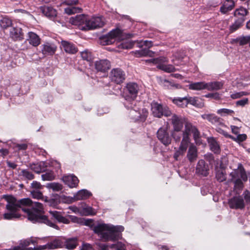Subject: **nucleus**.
<instances>
[{
    "label": "nucleus",
    "instance_id": "obj_1",
    "mask_svg": "<svg viewBox=\"0 0 250 250\" xmlns=\"http://www.w3.org/2000/svg\"><path fill=\"white\" fill-rule=\"evenodd\" d=\"M7 204L6 208L7 212L3 214V218L6 220L18 218L20 217L18 211L20 208L26 212L28 220L33 223H44L51 227L58 229V227L49 220L47 217L43 215L44 208L42 205L39 202H33L28 198L17 200L12 196H8L6 199Z\"/></svg>",
    "mask_w": 250,
    "mask_h": 250
},
{
    "label": "nucleus",
    "instance_id": "obj_2",
    "mask_svg": "<svg viewBox=\"0 0 250 250\" xmlns=\"http://www.w3.org/2000/svg\"><path fill=\"white\" fill-rule=\"evenodd\" d=\"M93 230L103 241H114L119 238L120 232L124 230V228L122 226L98 224L93 227Z\"/></svg>",
    "mask_w": 250,
    "mask_h": 250
},
{
    "label": "nucleus",
    "instance_id": "obj_3",
    "mask_svg": "<svg viewBox=\"0 0 250 250\" xmlns=\"http://www.w3.org/2000/svg\"><path fill=\"white\" fill-rule=\"evenodd\" d=\"M190 133L193 134L194 139L197 144L201 143L200 139V132L197 128L190 124H186L185 129L182 133L183 138L180 146L174 154L173 157L176 160H178L179 157L183 156L186 152L190 143L189 135Z\"/></svg>",
    "mask_w": 250,
    "mask_h": 250
},
{
    "label": "nucleus",
    "instance_id": "obj_4",
    "mask_svg": "<svg viewBox=\"0 0 250 250\" xmlns=\"http://www.w3.org/2000/svg\"><path fill=\"white\" fill-rule=\"evenodd\" d=\"M103 17H72L69 22L73 25L78 26L82 30H88L102 27L104 24Z\"/></svg>",
    "mask_w": 250,
    "mask_h": 250
},
{
    "label": "nucleus",
    "instance_id": "obj_5",
    "mask_svg": "<svg viewBox=\"0 0 250 250\" xmlns=\"http://www.w3.org/2000/svg\"><path fill=\"white\" fill-rule=\"evenodd\" d=\"M123 32L120 29L117 28L112 30L108 33L100 38L101 43L103 45L111 44L116 40L124 39Z\"/></svg>",
    "mask_w": 250,
    "mask_h": 250
},
{
    "label": "nucleus",
    "instance_id": "obj_6",
    "mask_svg": "<svg viewBox=\"0 0 250 250\" xmlns=\"http://www.w3.org/2000/svg\"><path fill=\"white\" fill-rule=\"evenodd\" d=\"M139 91L138 84L134 83H130L126 86V95L124 96L125 100L128 102L134 101Z\"/></svg>",
    "mask_w": 250,
    "mask_h": 250
},
{
    "label": "nucleus",
    "instance_id": "obj_7",
    "mask_svg": "<svg viewBox=\"0 0 250 250\" xmlns=\"http://www.w3.org/2000/svg\"><path fill=\"white\" fill-rule=\"evenodd\" d=\"M157 137L165 146H168L171 142V138L167 132V127H161L157 131Z\"/></svg>",
    "mask_w": 250,
    "mask_h": 250
},
{
    "label": "nucleus",
    "instance_id": "obj_8",
    "mask_svg": "<svg viewBox=\"0 0 250 250\" xmlns=\"http://www.w3.org/2000/svg\"><path fill=\"white\" fill-rule=\"evenodd\" d=\"M125 73L119 68L113 69L110 72V78L112 81L117 84L122 83L125 80Z\"/></svg>",
    "mask_w": 250,
    "mask_h": 250
},
{
    "label": "nucleus",
    "instance_id": "obj_9",
    "mask_svg": "<svg viewBox=\"0 0 250 250\" xmlns=\"http://www.w3.org/2000/svg\"><path fill=\"white\" fill-rule=\"evenodd\" d=\"M230 208L234 209H243L245 207V203L242 198L236 196L230 199L229 202Z\"/></svg>",
    "mask_w": 250,
    "mask_h": 250
},
{
    "label": "nucleus",
    "instance_id": "obj_10",
    "mask_svg": "<svg viewBox=\"0 0 250 250\" xmlns=\"http://www.w3.org/2000/svg\"><path fill=\"white\" fill-rule=\"evenodd\" d=\"M208 166L203 160H200L196 167V173L206 176L208 174Z\"/></svg>",
    "mask_w": 250,
    "mask_h": 250
},
{
    "label": "nucleus",
    "instance_id": "obj_11",
    "mask_svg": "<svg viewBox=\"0 0 250 250\" xmlns=\"http://www.w3.org/2000/svg\"><path fill=\"white\" fill-rule=\"evenodd\" d=\"M230 175L231 177V180H234L238 179H241L243 181H247L248 178L243 168H238L234 170L230 173Z\"/></svg>",
    "mask_w": 250,
    "mask_h": 250
},
{
    "label": "nucleus",
    "instance_id": "obj_12",
    "mask_svg": "<svg viewBox=\"0 0 250 250\" xmlns=\"http://www.w3.org/2000/svg\"><path fill=\"white\" fill-rule=\"evenodd\" d=\"M201 117L203 119L207 120L212 124L227 127V126L222 123V119L214 114H205L202 115Z\"/></svg>",
    "mask_w": 250,
    "mask_h": 250
},
{
    "label": "nucleus",
    "instance_id": "obj_13",
    "mask_svg": "<svg viewBox=\"0 0 250 250\" xmlns=\"http://www.w3.org/2000/svg\"><path fill=\"white\" fill-rule=\"evenodd\" d=\"M10 37L14 41H21L24 38V34L20 27H13L10 31Z\"/></svg>",
    "mask_w": 250,
    "mask_h": 250
},
{
    "label": "nucleus",
    "instance_id": "obj_14",
    "mask_svg": "<svg viewBox=\"0 0 250 250\" xmlns=\"http://www.w3.org/2000/svg\"><path fill=\"white\" fill-rule=\"evenodd\" d=\"M63 182L71 188L76 187L79 183L78 178L73 175L64 176L62 177Z\"/></svg>",
    "mask_w": 250,
    "mask_h": 250
},
{
    "label": "nucleus",
    "instance_id": "obj_15",
    "mask_svg": "<svg viewBox=\"0 0 250 250\" xmlns=\"http://www.w3.org/2000/svg\"><path fill=\"white\" fill-rule=\"evenodd\" d=\"M95 68L97 71L105 72L109 69L110 62L106 60L96 61L95 63Z\"/></svg>",
    "mask_w": 250,
    "mask_h": 250
},
{
    "label": "nucleus",
    "instance_id": "obj_16",
    "mask_svg": "<svg viewBox=\"0 0 250 250\" xmlns=\"http://www.w3.org/2000/svg\"><path fill=\"white\" fill-rule=\"evenodd\" d=\"M171 123L173 125V131H180L183 127V123L180 118L176 114H173L171 118Z\"/></svg>",
    "mask_w": 250,
    "mask_h": 250
},
{
    "label": "nucleus",
    "instance_id": "obj_17",
    "mask_svg": "<svg viewBox=\"0 0 250 250\" xmlns=\"http://www.w3.org/2000/svg\"><path fill=\"white\" fill-rule=\"evenodd\" d=\"M151 111L154 116L160 118L163 116V107L161 104L153 102L151 103Z\"/></svg>",
    "mask_w": 250,
    "mask_h": 250
},
{
    "label": "nucleus",
    "instance_id": "obj_18",
    "mask_svg": "<svg viewBox=\"0 0 250 250\" xmlns=\"http://www.w3.org/2000/svg\"><path fill=\"white\" fill-rule=\"evenodd\" d=\"M42 53L45 55H52L56 51L57 46L52 43H46L42 45Z\"/></svg>",
    "mask_w": 250,
    "mask_h": 250
},
{
    "label": "nucleus",
    "instance_id": "obj_19",
    "mask_svg": "<svg viewBox=\"0 0 250 250\" xmlns=\"http://www.w3.org/2000/svg\"><path fill=\"white\" fill-rule=\"evenodd\" d=\"M197 149L196 147L192 144L190 145L187 155L188 159L190 162H193L197 159Z\"/></svg>",
    "mask_w": 250,
    "mask_h": 250
},
{
    "label": "nucleus",
    "instance_id": "obj_20",
    "mask_svg": "<svg viewBox=\"0 0 250 250\" xmlns=\"http://www.w3.org/2000/svg\"><path fill=\"white\" fill-rule=\"evenodd\" d=\"M61 45L64 50L67 53L75 54L78 51V49L75 45L67 41H62Z\"/></svg>",
    "mask_w": 250,
    "mask_h": 250
},
{
    "label": "nucleus",
    "instance_id": "obj_21",
    "mask_svg": "<svg viewBox=\"0 0 250 250\" xmlns=\"http://www.w3.org/2000/svg\"><path fill=\"white\" fill-rule=\"evenodd\" d=\"M62 245L63 243L60 240L55 239L48 243L46 245L42 246V248L40 250H44L45 249H55L61 248Z\"/></svg>",
    "mask_w": 250,
    "mask_h": 250
},
{
    "label": "nucleus",
    "instance_id": "obj_22",
    "mask_svg": "<svg viewBox=\"0 0 250 250\" xmlns=\"http://www.w3.org/2000/svg\"><path fill=\"white\" fill-rule=\"evenodd\" d=\"M167 62L168 59L167 58L165 61H160L157 66V68L167 73L175 71V68L172 65L165 64V62Z\"/></svg>",
    "mask_w": 250,
    "mask_h": 250
},
{
    "label": "nucleus",
    "instance_id": "obj_23",
    "mask_svg": "<svg viewBox=\"0 0 250 250\" xmlns=\"http://www.w3.org/2000/svg\"><path fill=\"white\" fill-rule=\"evenodd\" d=\"M27 40L34 46H37L40 44V37L33 32L28 33Z\"/></svg>",
    "mask_w": 250,
    "mask_h": 250
},
{
    "label": "nucleus",
    "instance_id": "obj_24",
    "mask_svg": "<svg viewBox=\"0 0 250 250\" xmlns=\"http://www.w3.org/2000/svg\"><path fill=\"white\" fill-rule=\"evenodd\" d=\"M92 196V193L86 189L79 190L74 196L75 200H85Z\"/></svg>",
    "mask_w": 250,
    "mask_h": 250
},
{
    "label": "nucleus",
    "instance_id": "obj_25",
    "mask_svg": "<svg viewBox=\"0 0 250 250\" xmlns=\"http://www.w3.org/2000/svg\"><path fill=\"white\" fill-rule=\"evenodd\" d=\"M39 9L44 16H57V13L56 10L51 6H41Z\"/></svg>",
    "mask_w": 250,
    "mask_h": 250
},
{
    "label": "nucleus",
    "instance_id": "obj_26",
    "mask_svg": "<svg viewBox=\"0 0 250 250\" xmlns=\"http://www.w3.org/2000/svg\"><path fill=\"white\" fill-rule=\"evenodd\" d=\"M50 214L51 216L59 223L68 224L70 223L69 220L63 216L60 212L57 211H50Z\"/></svg>",
    "mask_w": 250,
    "mask_h": 250
},
{
    "label": "nucleus",
    "instance_id": "obj_27",
    "mask_svg": "<svg viewBox=\"0 0 250 250\" xmlns=\"http://www.w3.org/2000/svg\"><path fill=\"white\" fill-rule=\"evenodd\" d=\"M223 83L222 82H211L206 83V90L208 91L218 90L223 86Z\"/></svg>",
    "mask_w": 250,
    "mask_h": 250
},
{
    "label": "nucleus",
    "instance_id": "obj_28",
    "mask_svg": "<svg viewBox=\"0 0 250 250\" xmlns=\"http://www.w3.org/2000/svg\"><path fill=\"white\" fill-rule=\"evenodd\" d=\"M30 167L35 172L39 173L45 170L47 167V163L44 162H40L37 164H32Z\"/></svg>",
    "mask_w": 250,
    "mask_h": 250
},
{
    "label": "nucleus",
    "instance_id": "obj_29",
    "mask_svg": "<svg viewBox=\"0 0 250 250\" xmlns=\"http://www.w3.org/2000/svg\"><path fill=\"white\" fill-rule=\"evenodd\" d=\"M174 59L172 60V62L176 65H178L182 64V62L186 57L185 53L184 51H179L173 55Z\"/></svg>",
    "mask_w": 250,
    "mask_h": 250
},
{
    "label": "nucleus",
    "instance_id": "obj_30",
    "mask_svg": "<svg viewBox=\"0 0 250 250\" xmlns=\"http://www.w3.org/2000/svg\"><path fill=\"white\" fill-rule=\"evenodd\" d=\"M189 89L193 90H202L206 89V83L200 82L192 83L188 85Z\"/></svg>",
    "mask_w": 250,
    "mask_h": 250
},
{
    "label": "nucleus",
    "instance_id": "obj_31",
    "mask_svg": "<svg viewBox=\"0 0 250 250\" xmlns=\"http://www.w3.org/2000/svg\"><path fill=\"white\" fill-rule=\"evenodd\" d=\"M210 149L215 153L220 152V146L216 140L212 137L208 139Z\"/></svg>",
    "mask_w": 250,
    "mask_h": 250
},
{
    "label": "nucleus",
    "instance_id": "obj_32",
    "mask_svg": "<svg viewBox=\"0 0 250 250\" xmlns=\"http://www.w3.org/2000/svg\"><path fill=\"white\" fill-rule=\"evenodd\" d=\"M103 249L104 250H109L110 249H115L116 250H125V244L121 242L110 245H103Z\"/></svg>",
    "mask_w": 250,
    "mask_h": 250
},
{
    "label": "nucleus",
    "instance_id": "obj_33",
    "mask_svg": "<svg viewBox=\"0 0 250 250\" xmlns=\"http://www.w3.org/2000/svg\"><path fill=\"white\" fill-rule=\"evenodd\" d=\"M172 102L179 107H185L188 104V97L175 98L172 99Z\"/></svg>",
    "mask_w": 250,
    "mask_h": 250
},
{
    "label": "nucleus",
    "instance_id": "obj_34",
    "mask_svg": "<svg viewBox=\"0 0 250 250\" xmlns=\"http://www.w3.org/2000/svg\"><path fill=\"white\" fill-rule=\"evenodd\" d=\"M188 104L200 108L204 106V103L202 100L196 97H188Z\"/></svg>",
    "mask_w": 250,
    "mask_h": 250
},
{
    "label": "nucleus",
    "instance_id": "obj_35",
    "mask_svg": "<svg viewBox=\"0 0 250 250\" xmlns=\"http://www.w3.org/2000/svg\"><path fill=\"white\" fill-rule=\"evenodd\" d=\"M65 13L67 15H74L76 14H80L77 16H86L85 14H81L82 9L78 7H68L64 9Z\"/></svg>",
    "mask_w": 250,
    "mask_h": 250
},
{
    "label": "nucleus",
    "instance_id": "obj_36",
    "mask_svg": "<svg viewBox=\"0 0 250 250\" xmlns=\"http://www.w3.org/2000/svg\"><path fill=\"white\" fill-rule=\"evenodd\" d=\"M81 215L83 216L93 215L96 214V211L94 209L89 206H85V205L83 207H81Z\"/></svg>",
    "mask_w": 250,
    "mask_h": 250
},
{
    "label": "nucleus",
    "instance_id": "obj_37",
    "mask_svg": "<svg viewBox=\"0 0 250 250\" xmlns=\"http://www.w3.org/2000/svg\"><path fill=\"white\" fill-rule=\"evenodd\" d=\"M135 56L137 57H152L154 56V53L150 50L147 49H142L139 51H136L135 52Z\"/></svg>",
    "mask_w": 250,
    "mask_h": 250
},
{
    "label": "nucleus",
    "instance_id": "obj_38",
    "mask_svg": "<svg viewBox=\"0 0 250 250\" xmlns=\"http://www.w3.org/2000/svg\"><path fill=\"white\" fill-rule=\"evenodd\" d=\"M228 3H225L220 8V11L222 14H229V11H231L234 7V2L233 1L228 2Z\"/></svg>",
    "mask_w": 250,
    "mask_h": 250
},
{
    "label": "nucleus",
    "instance_id": "obj_39",
    "mask_svg": "<svg viewBox=\"0 0 250 250\" xmlns=\"http://www.w3.org/2000/svg\"><path fill=\"white\" fill-rule=\"evenodd\" d=\"M78 245L77 239L76 238H71L67 239L65 242V246L67 249L73 250Z\"/></svg>",
    "mask_w": 250,
    "mask_h": 250
},
{
    "label": "nucleus",
    "instance_id": "obj_40",
    "mask_svg": "<svg viewBox=\"0 0 250 250\" xmlns=\"http://www.w3.org/2000/svg\"><path fill=\"white\" fill-rule=\"evenodd\" d=\"M12 24L11 20L8 17H3L2 19L0 20V26L4 29H6Z\"/></svg>",
    "mask_w": 250,
    "mask_h": 250
},
{
    "label": "nucleus",
    "instance_id": "obj_41",
    "mask_svg": "<svg viewBox=\"0 0 250 250\" xmlns=\"http://www.w3.org/2000/svg\"><path fill=\"white\" fill-rule=\"evenodd\" d=\"M46 187L53 191H59L62 189V186L58 183H51L46 185Z\"/></svg>",
    "mask_w": 250,
    "mask_h": 250
},
{
    "label": "nucleus",
    "instance_id": "obj_42",
    "mask_svg": "<svg viewBox=\"0 0 250 250\" xmlns=\"http://www.w3.org/2000/svg\"><path fill=\"white\" fill-rule=\"evenodd\" d=\"M242 180L240 179L231 180L234 183V189L236 190L237 193L238 192V190H241L244 187L243 183Z\"/></svg>",
    "mask_w": 250,
    "mask_h": 250
},
{
    "label": "nucleus",
    "instance_id": "obj_43",
    "mask_svg": "<svg viewBox=\"0 0 250 250\" xmlns=\"http://www.w3.org/2000/svg\"><path fill=\"white\" fill-rule=\"evenodd\" d=\"M236 40L241 45L246 44L248 42L250 43V35L240 37L237 38Z\"/></svg>",
    "mask_w": 250,
    "mask_h": 250
},
{
    "label": "nucleus",
    "instance_id": "obj_44",
    "mask_svg": "<svg viewBox=\"0 0 250 250\" xmlns=\"http://www.w3.org/2000/svg\"><path fill=\"white\" fill-rule=\"evenodd\" d=\"M217 113L221 116H225L234 113V111L227 108H222L217 111Z\"/></svg>",
    "mask_w": 250,
    "mask_h": 250
},
{
    "label": "nucleus",
    "instance_id": "obj_45",
    "mask_svg": "<svg viewBox=\"0 0 250 250\" xmlns=\"http://www.w3.org/2000/svg\"><path fill=\"white\" fill-rule=\"evenodd\" d=\"M81 56L83 60L87 62H91L92 60V56L91 53L87 50L82 52Z\"/></svg>",
    "mask_w": 250,
    "mask_h": 250
},
{
    "label": "nucleus",
    "instance_id": "obj_46",
    "mask_svg": "<svg viewBox=\"0 0 250 250\" xmlns=\"http://www.w3.org/2000/svg\"><path fill=\"white\" fill-rule=\"evenodd\" d=\"M133 43L130 41H125L121 43L119 45L118 47L121 49H128L132 47Z\"/></svg>",
    "mask_w": 250,
    "mask_h": 250
},
{
    "label": "nucleus",
    "instance_id": "obj_47",
    "mask_svg": "<svg viewBox=\"0 0 250 250\" xmlns=\"http://www.w3.org/2000/svg\"><path fill=\"white\" fill-rule=\"evenodd\" d=\"M244 21V20L242 18L239 19L235 22L230 26V30L231 32H233L239 28H240Z\"/></svg>",
    "mask_w": 250,
    "mask_h": 250
},
{
    "label": "nucleus",
    "instance_id": "obj_48",
    "mask_svg": "<svg viewBox=\"0 0 250 250\" xmlns=\"http://www.w3.org/2000/svg\"><path fill=\"white\" fill-rule=\"evenodd\" d=\"M21 175L24 178L29 180H32L34 178V175L31 172L26 169L21 170Z\"/></svg>",
    "mask_w": 250,
    "mask_h": 250
},
{
    "label": "nucleus",
    "instance_id": "obj_49",
    "mask_svg": "<svg viewBox=\"0 0 250 250\" xmlns=\"http://www.w3.org/2000/svg\"><path fill=\"white\" fill-rule=\"evenodd\" d=\"M129 116L135 120H138L141 118L140 112L135 109H131L130 111Z\"/></svg>",
    "mask_w": 250,
    "mask_h": 250
},
{
    "label": "nucleus",
    "instance_id": "obj_50",
    "mask_svg": "<svg viewBox=\"0 0 250 250\" xmlns=\"http://www.w3.org/2000/svg\"><path fill=\"white\" fill-rule=\"evenodd\" d=\"M42 178L43 181H51L54 179L55 176L52 171H49L42 175Z\"/></svg>",
    "mask_w": 250,
    "mask_h": 250
},
{
    "label": "nucleus",
    "instance_id": "obj_51",
    "mask_svg": "<svg viewBox=\"0 0 250 250\" xmlns=\"http://www.w3.org/2000/svg\"><path fill=\"white\" fill-rule=\"evenodd\" d=\"M249 14L247 9L243 7H241L235 10L234 16H246Z\"/></svg>",
    "mask_w": 250,
    "mask_h": 250
},
{
    "label": "nucleus",
    "instance_id": "obj_52",
    "mask_svg": "<svg viewBox=\"0 0 250 250\" xmlns=\"http://www.w3.org/2000/svg\"><path fill=\"white\" fill-rule=\"evenodd\" d=\"M248 95V93L245 91L236 92L230 95V97L232 99H236L240 98L244 96Z\"/></svg>",
    "mask_w": 250,
    "mask_h": 250
},
{
    "label": "nucleus",
    "instance_id": "obj_53",
    "mask_svg": "<svg viewBox=\"0 0 250 250\" xmlns=\"http://www.w3.org/2000/svg\"><path fill=\"white\" fill-rule=\"evenodd\" d=\"M166 60V58L164 57H160L158 58L149 59L146 60V63H152L155 65H158L159 62L160 61H165Z\"/></svg>",
    "mask_w": 250,
    "mask_h": 250
},
{
    "label": "nucleus",
    "instance_id": "obj_54",
    "mask_svg": "<svg viewBox=\"0 0 250 250\" xmlns=\"http://www.w3.org/2000/svg\"><path fill=\"white\" fill-rule=\"evenodd\" d=\"M31 194L33 198L37 199L43 198V195L39 190H32L31 191Z\"/></svg>",
    "mask_w": 250,
    "mask_h": 250
},
{
    "label": "nucleus",
    "instance_id": "obj_55",
    "mask_svg": "<svg viewBox=\"0 0 250 250\" xmlns=\"http://www.w3.org/2000/svg\"><path fill=\"white\" fill-rule=\"evenodd\" d=\"M216 177L219 182H223L226 180V176L222 170H218L216 172Z\"/></svg>",
    "mask_w": 250,
    "mask_h": 250
},
{
    "label": "nucleus",
    "instance_id": "obj_56",
    "mask_svg": "<svg viewBox=\"0 0 250 250\" xmlns=\"http://www.w3.org/2000/svg\"><path fill=\"white\" fill-rule=\"evenodd\" d=\"M230 138L236 142H242L246 140L247 135L245 134H239L236 138H234L231 136Z\"/></svg>",
    "mask_w": 250,
    "mask_h": 250
},
{
    "label": "nucleus",
    "instance_id": "obj_57",
    "mask_svg": "<svg viewBox=\"0 0 250 250\" xmlns=\"http://www.w3.org/2000/svg\"><path fill=\"white\" fill-rule=\"evenodd\" d=\"M243 196L246 203L250 205V191L248 190H245L243 193Z\"/></svg>",
    "mask_w": 250,
    "mask_h": 250
},
{
    "label": "nucleus",
    "instance_id": "obj_58",
    "mask_svg": "<svg viewBox=\"0 0 250 250\" xmlns=\"http://www.w3.org/2000/svg\"><path fill=\"white\" fill-rule=\"evenodd\" d=\"M205 97L207 98H211L216 100H219L221 99L220 95L218 93H209L206 95Z\"/></svg>",
    "mask_w": 250,
    "mask_h": 250
},
{
    "label": "nucleus",
    "instance_id": "obj_59",
    "mask_svg": "<svg viewBox=\"0 0 250 250\" xmlns=\"http://www.w3.org/2000/svg\"><path fill=\"white\" fill-rule=\"evenodd\" d=\"M42 187L40 183L36 181H33L31 184V188H33V190H40Z\"/></svg>",
    "mask_w": 250,
    "mask_h": 250
},
{
    "label": "nucleus",
    "instance_id": "obj_60",
    "mask_svg": "<svg viewBox=\"0 0 250 250\" xmlns=\"http://www.w3.org/2000/svg\"><path fill=\"white\" fill-rule=\"evenodd\" d=\"M249 103V100L248 98H244L240 100L237 101L236 103V104L238 106H244Z\"/></svg>",
    "mask_w": 250,
    "mask_h": 250
},
{
    "label": "nucleus",
    "instance_id": "obj_61",
    "mask_svg": "<svg viewBox=\"0 0 250 250\" xmlns=\"http://www.w3.org/2000/svg\"><path fill=\"white\" fill-rule=\"evenodd\" d=\"M172 135L176 142H179L181 139V133L180 131H172Z\"/></svg>",
    "mask_w": 250,
    "mask_h": 250
},
{
    "label": "nucleus",
    "instance_id": "obj_62",
    "mask_svg": "<svg viewBox=\"0 0 250 250\" xmlns=\"http://www.w3.org/2000/svg\"><path fill=\"white\" fill-rule=\"evenodd\" d=\"M216 130L218 132H219L220 134H223L224 136H225L226 137L230 138L231 137V135H229L227 132H226L225 130H224L223 128H221L220 127H218L216 129Z\"/></svg>",
    "mask_w": 250,
    "mask_h": 250
},
{
    "label": "nucleus",
    "instance_id": "obj_63",
    "mask_svg": "<svg viewBox=\"0 0 250 250\" xmlns=\"http://www.w3.org/2000/svg\"><path fill=\"white\" fill-rule=\"evenodd\" d=\"M78 2V0H62V3L66 5L76 4Z\"/></svg>",
    "mask_w": 250,
    "mask_h": 250
},
{
    "label": "nucleus",
    "instance_id": "obj_64",
    "mask_svg": "<svg viewBox=\"0 0 250 250\" xmlns=\"http://www.w3.org/2000/svg\"><path fill=\"white\" fill-rule=\"evenodd\" d=\"M172 114L171 113V111L169 110L168 108L165 107L163 108V115H164L166 117H169L171 115L172 116Z\"/></svg>",
    "mask_w": 250,
    "mask_h": 250
}]
</instances>
